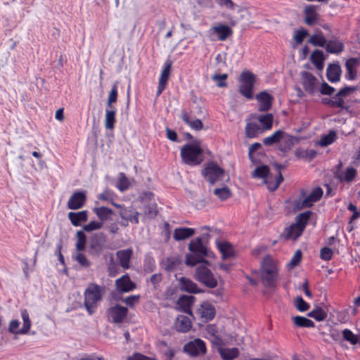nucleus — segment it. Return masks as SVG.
Here are the masks:
<instances>
[{
  "instance_id": "nucleus-50",
  "label": "nucleus",
  "mask_w": 360,
  "mask_h": 360,
  "mask_svg": "<svg viewBox=\"0 0 360 360\" xmlns=\"http://www.w3.org/2000/svg\"><path fill=\"white\" fill-rule=\"evenodd\" d=\"M214 194L221 200H226L231 196V192L227 186L214 189Z\"/></svg>"
},
{
  "instance_id": "nucleus-53",
  "label": "nucleus",
  "mask_w": 360,
  "mask_h": 360,
  "mask_svg": "<svg viewBox=\"0 0 360 360\" xmlns=\"http://www.w3.org/2000/svg\"><path fill=\"white\" fill-rule=\"evenodd\" d=\"M200 256L199 255L198 256L187 255L186 257V264L188 266H195L197 264H202L207 262Z\"/></svg>"
},
{
  "instance_id": "nucleus-51",
  "label": "nucleus",
  "mask_w": 360,
  "mask_h": 360,
  "mask_svg": "<svg viewBox=\"0 0 360 360\" xmlns=\"http://www.w3.org/2000/svg\"><path fill=\"white\" fill-rule=\"evenodd\" d=\"M131 186V181L125 176L123 173H120L119 175L118 182L116 185L117 188L121 191H126Z\"/></svg>"
},
{
  "instance_id": "nucleus-60",
  "label": "nucleus",
  "mask_w": 360,
  "mask_h": 360,
  "mask_svg": "<svg viewBox=\"0 0 360 360\" xmlns=\"http://www.w3.org/2000/svg\"><path fill=\"white\" fill-rule=\"evenodd\" d=\"M74 259L77 261L81 266L84 267H88L90 266V262L86 257V256L81 252H77L75 256Z\"/></svg>"
},
{
  "instance_id": "nucleus-18",
  "label": "nucleus",
  "mask_w": 360,
  "mask_h": 360,
  "mask_svg": "<svg viewBox=\"0 0 360 360\" xmlns=\"http://www.w3.org/2000/svg\"><path fill=\"white\" fill-rule=\"evenodd\" d=\"M127 309L120 305L110 307L108 311V319L114 323H121L127 317Z\"/></svg>"
},
{
  "instance_id": "nucleus-59",
  "label": "nucleus",
  "mask_w": 360,
  "mask_h": 360,
  "mask_svg": "<svg viewBox=\"0 0 360 360\" xmlns=\"http://www.w3.org/2000/svg\"><path fill=\"white\" fill-rule=\"evenodd\" d=\"M103 226V223L101 221H91L87 224L83 226V230L86 232L98 230Z\"/></svg>"
},
{
  "instance_id": "nucleus-11",
  "label": "nucleus",
  "mask_w": 360,
  "mask_h": 360,
  "mask_svg": "<svg viewBox=\"0 0 360 360\" xmlns=\"http://www.w3.org/2000/svg\"><path fill=\"white\" fill-rule=\"evenodd\" d=\"M357 175V169L352 165L342 167L339 165L335 172V176L341 182L350 183Z\"/></svg>"
},
{
  "instance_id": "nucleus-62",
  "label": "nucleus",
  "mask_w": 360,
  "mask_h": 360,
  "mask_svg": "<svg viewBox=\"0 0 360 360\" xmlns=\"http://www.w3.org/2000/svg\"><path fill=\"white\" fill-rule=\"evenodd\" d=\"M335 91V89L334 87L330 86L328 83L326 82H323L321 84V88H320V93L323 95H327V96H331L334 94Z\"/></svg>"
},
{
  "instance_id": "nucleus-8",
  "label": "nucleus",
  "mask_w": 360,
  "mask_h": 360,
  "mask_svg": "<svg viewBox=\"0 0 360 360\" xmlns=\"http://www.w3.org/2000/svg\"><path fill=\"white\" fill-rule=\"evenodd\" d=\"M323 194V190L321 187H316L314 188L310 194L304 198L300 197L293 202V208L299 210L305 207H309L313 205V204L320 200Z\"/></svg>"
},
{
  "instance_id": "nucleus-21",
  "label": "nucleus",
  "mask_w": 360,
  "mask_h": 360,
  "mask_svg": "<svg viewBox=\"0 0 360 360\" xmlns=\"http://www.w3.org/2000/svg\"><path fill=\"white\" fill-rule=\"evenodd\" d=\"M194 297L191 295H183L179 298L176 307L179 310L182 311L190 316H193L191 306L194 302Z\"/></svg>"
},
{
  "instance_id": "nucleus-56",
  "label": "nucleus",
  "mask_w": 360,
  "mask_h": 360,
  "mask_svg": "<svg viewBox=\"0 0 360 360\" xmlns=\"http://www.w3.org/2000/svg\"><path fill=\"white\" fill-rule=\"evenodd\" d=\"M302 257V254L301 250H297L295 254L293 255L292 257L287 264V267L289 269H292L295 268L301 261Z\"/></svg>"
},
{
  "instance_id": "nucleus-45",
  "label": "nucleus",
  "mask_w": 360,
  "mask_h": 360,
  "mask_svg": "<svg viewBox=\"0 0 360 360\" xmlns=\"http://www.w3.org/2000/svg\"><path fill=\"white\" fill-rule=\"evenodd\" d=\"M309 42L313 46L324 47L326 45L327 41L323 34L320 32L311 35L309 39Z\"/></svg>"
},
{
  "instance_id": "nucleus-57",
  "label": "nucleus",
  "mask_w": 360,
  "mask_h": 360,
  "mask_svg": "<svg viewBox=\"0 0 360 360\" xmlns=\"http://www.w3.org/2000/svg\"><path fill=\"white\" fill-rule=\"evenodd\" d=\"M227 78L228 75L226 73L221 75L216 74L214 75L212 77V80L217 82V86L220 88L227 86V82H226Z\"/></svg>"
},
{
  "instance_id": "nucleus-24",
  "label": "nucleus",
  "mask_w": 360,
  "mask_h": 360,
  "mask_svg": "<svg viewBox=\"0 0 360 360\" xmlns=\"http://www.w3.org/2000/svg\"><path fill=\"white\" fill-rule=\"evenodd\" d=\"M359 64V59L356 58H350L345 63L347 70L345 78L347 80H354L356 77V67Z\"/></svg>"
},
{
  "instance_id": "nucleus-19",
  "label": "nucleus",
  "mask_w": 360,
  "mask_h": 360,
  "mask_svg": "<svg viewBox=\"0 0 360 360\" xmlns=\"http://www.w3.org/2000/svg\"><path fill=\"white\" fill-rule=\"evenodd\" d=\"M256 99L259 103V110L265 112L271 108L274 97L266 91H263L256 95Z\"/></svg>"
},
{
  "instance_id": "nucleus-15",
  "label": "nucleus",
  "mask_w": 360,
  "mask_h": 360,
  "mask_svg": "<svg viewBox=\"0 0 360 360\" xmlns=\"http://www.w3.org/2000/svg\"><path fill=\"white\" fill-rule=\"evenodd\" d=\"M196 314L205 321L213 319L216 314L214 306L209 302H203L196 311Z\"/></svg>"
},
{
  "instance_id": "nucleus-14",
  "label": "nucleus",
  "mask_w": 360,
  "mask_h": 360,
  "mask_svg": "<svg viewBox=\"0 0 360 360\" xmlns=\"http://www.w3.org/2000/svg\"><path fill=\"white\" fill-rule=\"evenodd\" d=\"M302 84L305 91L309 95H314L317 88V79L311 72L303 71L302 72Z\"/></svg>"
},
{
  "instance_id": "nucleus-9",
  "label": "nucleus",
  "mask_w": 360,
  "mask_h": 360,
  "mask_svg": "<svg viewBox=\"0 0 360 360\" xmlns=\"http://www.w3.org/2000/svg\"><path fill=\"white\" fill-rule=\"evenodd\" d=\"M355 90L356 88L353 86H345L340 89L333 97V101H330L332 108L349 111V106L345 102V98L350 95Z\"/></svg>"
},
{
  "instance_id": "nucleus-43",
  "label": "nucleus",
  "mask_w": 360,
  "mask_h": 360,
  "mask_svg": "<svg viewBox=\"0 0 360 360\" xmlns=\"http://www.w3.org/2000/svg\"><path fill=\"white\" fill-rule=\"evenodd\" d=\"M120 214L123 219L129 221L131 223H139V213L136 211H128L126 209H123L120 211Z\"/></svg>"
},
{
  "instance_id": "nucleus-39",
  "label": "nucleus",
  "mask_w": 360,
  "mask_h": 360,
  "mask_svg": "<svg viewBox=\"0 0 360 360\" xmlns=\"http://www.w3.org/2000/svg\"><path fill=\"white\" fill-rule=\"evenodd\" d=\"M245 135L248 138H255L262 133L261 127L254 122H248L245 128Z\"/></svg>"
},
{
  "instance_id": "nucleus-58",
  "label": "nucleus",
  "mask_w": 360,
  "mask_h": 360,
  "mask_svg": "<svg viewBox=\"0 0 360 360\" xmlns=\"http://www.w3.org/2000/svg\"><path fill=\"white\" fill-rule=\"evenodd\" d=\"M309 34V32L305 29H300L297 31H295V34L293 36V39L296 41L297 44H301L304 38Z\"/></svg>"
},
{
  "instance_id": "nucleus-17",
  "label": "nucleus",
  "mask_w": 360,
  "mask_h": 360,
  "mask_svg": "<svg viewBox=\"0 0 360 360\" xmlns=\"http://www.w3.org/2000/svg\"><path fill=\"white\" fill-rule=\"evenodd\" d=\"M210 32L212 35H216L218 40L224 41L232 36L233 31L229 26L219 23L212 26L210 30Z\"/></svg>"
},
{
  "instance_id": "nucleus-47",
  "label": "nucleus",
  "mask_w": 360,
  "mask_h": 360,
  "mask_svg": "<svg viewBox=\"0 0 360 360\" xmlns=\"http://www.w3.org/2000/svg\"><path fill=\"white\" fill-rule=\"evenodd\" d=\"M292 321L297 327L313 328L314 326V323L311 320L304 316H294Z\"/></svg>"
},
{
  "instance_id": "nucleus-16",
  "label": "nucleus",
  "mask_w": 360,
  "mask_h": 360,
  "mask_svg": "<svg viewBox=\"0 0 360 360\" xmlns=\"http://www.w3.org/2000/svg\"><path fill=\"white\" fill-rule=\"evenodd\" d=\"M172 65V62L171 60H168L165 61L163 69L160 74V77L159 78V83L156 92L157 96H159L162 93L167 85Z\"/></svg>"
},
{
  "instance_id": "nucleus-37",
  "label": "nucleus",
  "mask_w": 360,
  "mask_h": 360,
  "mask_svg": "<svg viewBox=\"0 0 360 360\" xmlns=\"http://www.w3.org/2000/svg\"><path fill=\"white\" fill-rule=\"evenodd\" d=\"M68 218L72 225L78 226L81 222L86 221L88 219L86 211H81L78 212H70Z\"/></svg>"
},
{
  "instance_id": "nucleus-36",
  "label": "nucleus",
  "mask_w": 360,
  "mask_h": 360,
  "mask_svg": "<svg viewBox=\"0 0 360 360\" xmlns=\"http://www.w3.org/2000/svg\"><path fill=\"white\" fill-rule=\"evenodd\" d=\"M195 233V230L192 228H179L174 232V238L176 240H185Z\"/></svg>"
},
{
  "instance_id": "nucleus-33",
  "label": "nucleus",
  "mask_w": 360,
  "mask_h": 360,
  "mask_svg": "<svg viewBox=\"0 0 360 360\" xmlns=\"http://www.w3.org/2000/svg\"><path fill=\"white\" fill-rule=\"evenodd\" d=\"M304 22L307 25L312 26L318 20V14L314 6H308L304 8Z\"/></svg>"
},
{
  "instance_id": "nucleus-41",
  "label": "nucleus",
  "mask_w": 360,
  "mask_h": 360,
  "mask_svg": "<svg viewBox=\"0 0 360 360\" xmlns=\"http://www.w3.org/2000/svg\"><path fill=\"white\" fill-rule=\"evenodd\" d=\"M311 61L316 66L317 69L323 68V61L325 60L324 55L322 51L315 50L311 55Z\"/></svg>"
},
{
  "instance_id": "nucleus-10",
  "label": "nucleus",
  "mask_w": 360,
  "mask_h": 360,
  "mask_svg": "<svg viewBox=\"0 0 360 360\" xmlns=\"http://www.w3.org/2000/svg\"><path fill=\"white\" fill-rule=\"evenodd\" d=\"M209 150L206 152L200 147L198 141L184 145L181 150V158H198L199 156L210 155Z\"/></svg>"
},
{
  "instance_id": "nucleus-13",
  "label": "nucleus",
  "mask_w": 360,
  "mask_h": 360,
  "mask_svg": "<svg viewBox=\"0 0 360 360\" xmlns=\"http://www.w3.org/2000/svg\"><path fill=\"white\" fill-rule=\"evenodd\" d=\"M188 250L201 256L214 257V254L203 243L201 238H197L191 240L188 245Z\"/></svg>"
},
{
  "instance_id": "nucleus-23",
  "label": "nucleus",
  "mask_w": 360,
  "mask_h": 360,
  "mask_svg": "<svg viewBox=\"0 0 360 360\" xmlns=\"http://www.w3.org/2000/svg\"><path fill=\"white\" fill-rule=\"evenodd\" d=\"M216 245L219 251L221 254V257L223 259H227L234 256V249L231 244L229 242L225 240H217L216 242Z\"/></svg>"
},
{
  "instance_id": "nucleus-63",
  "label": "nucleus",
  "mask_w": 360,
  "mask_h": 360,
  "mask_svg": "<svg viewBox=\"0 0 360 360\" xmlns=\"http://www.w3.org/2000/svg\"><path fill=\"white\" fill-rule=\"evenodd\" d=\"M127 360H155L153 357L145 356L141 353L135 352L129 356Z\"/></svg>"
},
{
  "instance_id": "nucleus-55",
  "label": "nucleus",
  "mask_w": 360,
  "mask_h": 360,
  "mask_svg": "<svg viewBox=\"0 0 360 360\" xmlns=\"http://www.w3.org/2000/svg\"><path fill=\"white\" fill-rule=\"evenodd\" d=\"M20 321L18 319H12L8 323V330L10 333L13 335H22L21 328H19Z\"/></svg>"
},
{
  "instance_id": "nucleus-38",
  "label": "nucleus",
  "mask_w": 360,
  "mask_h": 360,
  "mask_svg": "<svg viewBox=\"0 0 360 360\" xmlns=\"http://www.w3.org/2000/svg\"><path fill=\"white\" fill-rule=\"evenodd\" d=\"M20 316L22 321V326L21 328L22 334H27L32 327V321L30 317V314L26 309L20 310Z\"/></svg>"
},
{
  "instance_id": "nucleus-7",
  "label": "nucleus",
  "mask_w": 360,
  "mask_h": 360,
  "mask_svg": "<svg viewBox=\"0 0 360 360\" xmlns=\"http://www.w3.org/2000/svg\"><path fill=\"white\" fill-rule=\"evenodd\" d=\"M209 265L208 262L199 264L195 269V278L207 287L213 288L217 285V280L208 268Z\"/></svg>"
},
{
  "instance_id": "nucleus-30",
  "label": "nucleus",
  "mask_w": 360,
  "mask_h": 360,
  "mask_svg": "<svg viewBox=\"0 0 360 360\" xmlns=\"http://www.w3.org/2000/svg\"><path fill=\"white\" fill-rule=\"evenodd\" d=\"M116 122V109L115 108H105V127L107 129H113Z\"/></svg>"
},
{
  "instance_id": "nucleus-54",
  "label": "nucleus",
  "mask_w": 360,
  "mask_h": 360,
  "mask_svg": "<svg viewBox=\"0 0 360 360\" xmlns=\"http://www.w3.org/2000/svg\"><path fill=\"white\" fill-rule=\"evenodd\" d=\"M309 317L314 318L315 320L318 321H323L327 317V314L324 310L321 308H317L314 310H312L308 314Z\"/></svg>"
},
{
  "instance_id": "nucleus-5",
  "label": "nucleus",
  "mask_w": 360,
  "mask_h": 360,
  "mask_svg": "<svg viewBox=\"0 0 360 360\" xmlns=\"http://www.w3.org/2000/svg\"><path fill=\"white\" fill-rule=\"evenodd\" d=\"M312 212L306 211L297 216L295 224L285 229V233L288 238L295 240L302 233Z\"/></svg>"
},
{
  "instance_id": "nucleus-48",
  "label": "nucleus",
  "mask_w": 360,
  "mask_h": 360,
  "mask_svg": "<svg viewBox=\"0 0 360 360\" xmlns=\"http://www.w3.org/2000/svg\"><path fill=\"white\" fill-rule=\"evenodd\" d=\"M94 213L102 221L106 220L112 214V210L106 207H97L93 209Z\"/></svg>"
},
{
  "instance_id": "nucleus-27",
  "label": "nucleus",
  "mask_w": 360,
  "mask_h": 360,
  "mask_svg": "<svg viewBox=\"0 0 360 360\" xmlns=\"http://www.w3.org/2000/svg\"><path fill=\"white\" fill-rule=\"evenodd\" d=\"M297 142V138L284 132V136L280 141L279 149L281 151L286 152L288 150H290L293 147V146Z\"/></svg>"
},
{
  "instance_id": "nucleus-44",
  "label": "nucleus",
  "mask_w": 360,
  "mask_h": 360,
  "mask_svg": "<svg viewBox=\"0 0 360 360\" xmlns=\"http://www.w3.org/2000/svg\"><path fill=\"white\" fill-rule=\"evenodd\" d=\"M336 137V132L333 130H331L328 134L323 135L321 137L320 140L318 141V144L321 146H328L335 141Z\"/></svg>"
},
{
  "instance_id": "nucleus-25",
  "label": "nucleus",
  "mask_w": 360,
  "mask_h": 360,
  "mask_svg": "<svg viewBox=\"0 0 360 360\" xmlns=\"http://www.w3.org/2000/svg\"><path fill=\"white\" fill-rule=\"evenodd\" d=\"M341 73V68L338 64H330L326 70L327 79L332 83L340 81Z\"/></svg>"
},
{
  "instance_id": "nucleus-35",
  "label": "nucleus",
  "mask_w": 360,
  "mask_h": 360,
  "mask_svg": "<svg viewBox=\"0 0 360 360\" xmlns=\"http://www.w3.org/2000/svg\"><path fill=\"white\" fill-rule=\"evenodd\" d=\"M181 119L186 124L194 130L199 131L203 127L202 122L200 119L191 120L190 114L186 111L182 113Z\"/></svg>"
},
{
  "instance_id": "nucleus-28",
  "label": "nucleus",
  "mask_w": 360,
  "mask_h": 360,
  "mask_svg": "<svg viewBox=\"0 0 360 360\" xmlns=\"http://www.w3.org/2000/svg\"><path fill=\"white\" fill-rule=\"evenodd\" d=\"M117 257L120 266L124 269L129 268V262L132 255L131 249L122 250L117 252Z\"/></svg>"
},
{
  "instance_id": "nucleus-1",
  "label": "nucleus",
  "mask_w": 360,
  "mask_h": 360,
  "mask_svg": "<svg viewBox=\"0 0 360 360\" xmlns=\"http://www.w3.org/2000/svg\"><path fill=\"white\" fill-rule=\"evenodd\" d=\"M274 167L276 169L275 174L271 172L267 166L259 165L253 170L252 177L263 179L268 189L274 191L277 189L283 180L281 169L284 168V166L280 165H276Z\"/></svg>"
},
{
  "instance_id": "nucleus-49",
  "label": "nucleus",
  "mask_w": 360,
  "mask_h": 360,
  "mask_svg": "<svg viewBox=\"0 0 360 360\" xmlns=\"http://www.w3.org/2000/svg\"><path fill=\"white\" fill-rule=\"evenodd\" d=\"M342 334L343 339L351 345H354L359 343V335L354 334L349 329H344L342 331Z\"/></svg>"
},
{
  "instance_id": "nucleus-12",
  "label": "nucleus",
  "mask_w": 360,
  "mask_h": 360,
  "mask_svg": "<svg viewBox=\"0 0 360 360\" xmlns=\"http://www.w3.org/2000/svg\"><path fill=\"white\" fill-rule=\"evenodd\" d=\"M184 351L191 356L204 354L206 352L205 343L200 339H195L184 345Z\"/></svg>"
},
{
  "instance_id": "nucleus-52",
  "label": "nucleus",
  "mask_w": 360,
  "mask_h": 360,
  "mask_svg": "<svg viewBox=\"0 0 360 360\" xmlns=\"http://www.w3.org/2000/svg\"><path fill=\"white\" fill-rule=\"evenodd\" d=\"M86 236L83 231H79L77 232V243H76V249L78 251H82L85 249L86 247Z\"/></svg>"
},
{
  "instance_id": "nucleus-26",
  "label": "nucleus",
  "mask_w": 360,
  "mask_h": 360,
  "mask_svg": "<svg viewBox=\"0 0 360 360\" xmlns=\"http://www.w3.org/2000/svg\"><path fill=\"white\" fill-rule=\"evenodd\" d=\"M192 327L190 319L184 315H179L175 321L176 329L181 333H187Z\"/></svg>"
},
{
  "instance_id": "nucleus-2",
  "label": "nucleus",
  "mask_w": 360,
  "mask_h": 360,
  "mask_svg": "<svg viewBox=\"0 0 360 360\" xmlns=\"http://www.w3.org/2000/svg\"><path fill=\"white\" fill-rule=\"evenodd\" d=\"M258 275L264 286H274L278 279V262L269 255L266 256L261 263Z\"/></svg>"
},
{
  "instance_id": "nucleus-34",
  "label": "nucleus",
  "mask_w": 360,
  "mask_h": 360,
  "mask_svg": "<svg viewBox=\"0 0 360 360\" xmlns=\"http://www.w3.org/2000/svg\"><path fill=\"white\" fill-rule=\"evenodd\" d=\"M206 337L216 345H221V340L218 336L217 328L214 324H209L206 327Z\"/></svg>"
},
{
  "instance_id": "nucleus-20",
  "label": "nucleus",
  "mask_w": 360,
  "mask_h": 360,
  "mask_svg": "<svg viewBox=\"0 0 360 360\" xmlns=\"http://www.w3.org/2000/svg\"><path fill=\"white\" fill-rule=\"evenodd\" d=\"M116 289L121 292H128L136 288L135 283L131 281L128 275H124L115 281Z\"/></svg>"
},
{
  "instance_id": "nucleus-32",
  "label": "nucleus",
  "mask_w": 360,
  "mask_h": 360,
  "mask_svg": "<svg viewBox=\"0 0 360 360\" xmlns=\"http://www.w3.org/2000/svg\"><path fill=\"white\" fill-rule=\"evenodd\" d=\"M344 44L338 39H330L327 41L325 49L328 53L338 54L343 51Z\"/></svg>"
},
{
  "instance_id": "nucleus-40",
  "label": "nucleus",
  "mask_w": 360,
  "mask_h": 360,
  "mask_svg": "<svg viewBox=\"0 0 360 360\" xmlns=\"http://www.w3.org/2000/svg\"><path fill=\"white\" fill-rule=\"evenodd\" d=\"M274 117L272 114L268 113L266 115H261L258 117V121L262 124V130H270L273 126Z\"/></svg>"
},
{
  "instance_id": "nucleus-64",
  "label": "nucleus",
  "mask_w": 360,
  "mask_h": 360,
  "mask_svg": "<svg viewBox=\"0 0 360 360\" xmlns=\"http://www.w3.org/2000/svg\"><path fill=\"white\" fill-rule=\"evenodd\" d=\"M333 251L330 248H323L321 250L320 257L322 259L328 261L332 258Z\"/></svg>"
},
{
  "instance_id": "nucleus-42",
  "label": "nucleus",
  "mask_w": 360,
  "mask_h": 360,
  "mask_svg": "<svg viewBox=\"0 0 360 360\" xmlns=\"http://www.w3.org/2000/svg\"><path fill=\"white\" fill-rule=\"evenodd\" d=\"M284 136V131L281 130L276 131L273 134L263 139V143L265 146H271L274 143H280Z\"/></svg>"
},
{
  "instance_id": "nucleus-31",
  "label": "nucleus",
  "mask_w": 360,
  "mask_h": 360,
  "mask_svg": "<svg viewBox=\"0 0 360 360\" xmlns=\"http://www.w3.org/2000/svg\"><path fill=\"white\" fill-rule=\"evenodd\" d=\"M219 346L218 352L224 360H233L239 354V350L236 347L226 348Z\"/></svg>"
},
{
  "instance_id": "nucleus-22",
  "label": "nucleus",
  "mask_w": 360,
  "mask_h": 360,
  "mask_svg": "<svg viewBox=\"0 0 360 360\" xmlns=\"http://www.w3.org/2000/svg\"><path fill=\"white\" fill-rule=\"evenodd\" d=\"M86 201V195L84 192H76L72 195L68 202V207L70 210L81 208Z\"/></svg>"
},
{
  "instance_id": "nucleus-4",
  "label": "nucleus",
  "mask_w": 360,
  "mask_h": 360,
  "mask_svg": "<svg viewBox=\"0 0 360 360\" xmlns=\"http://www.w3.org/2000/svg\"><path fill=\"white\" fill-rule=\"evenodd\" d=\"M238 81V92L245 98L247 100L250 101L254 98V86L257 81L256 75L251 71L245 70L240 73Z\"/></svg>"
},
{
  "instance_id": "nucleus-6",
  "label": "nucleus",
  "mask_w": 360,
  "mask_h": 360,
  "mask_svg": "<svg viewBox=\"0 0 360 360\" xmlns=\"http://www.w3.org/2000/svg\"><path fill=\"white\" fill-rule=\"evenodd\" d=\"M201 173L204 179L210 184L222 181L226 177L225 171L214 162L207 163Z\"/></svg>"
},
{
  "instance_id": "nucleus-61",
  "label": "nucleus",
  "mask_w": 360,
  "mask_h": 360,
  "mask_svg": "<svg viewBox=\"0 0 360 360\" xmlns=\"http://www.w3.org/2000/svg\"><path fill=\"white\" fill-rule=\"evenodd\" d=\"M295 307L300 311H305L309 309L310 306L302 297H298L295 300Z\"/></svg>"
},
{
  "instance_id": "nucleus-29",
  "label": "nucleus",
  "mask_w": 360,
  "mask_h": 360,
  "mask_svg": "<svg viewBox=\"0 0 360 360\" xmlns=\"http://www.w3.org/2000/svg\"><path fill=\"white\" fill-rule=\"evenodd\" d=\"M179 286L181 290L190 293H198L200 292L197 285L191 280L182 277L179 280Z\"/></svg>"
},
{
  "instance_id": "nucleus-3",
  "label": "nucleus",
  "mask_w": 360,
  "mask_h": 360,
  "mask_svg": "<svg viewBox=\"0 0 360 360\" xmlns=\"http://www.w3.org/2000/svg\"><path fill=\"white\" fill-rule=\"evenodd\" d=\"M105 289L95 283H91L86 288L84 295V306L89 314H92L103 299Z\"/></svg>"
},
{
  "instance_id": "nucleus-46",
  "label": "nucleus",
  "mask_w": 360,
  "mask_h": 360,
  "mask_svg": "<svg viewBox=\"0 0 360 360\" xmlns=\"http://www.w3.org/2000/svg\"><path fill=\"white\" fill-rule=\"evenodd\" d=\"M118 91L117 84H114L112 86L111 90L108 94L106 107L108 108H115L112 104L116 103L117 101Z\"/></svg>"
}]
</instances>
